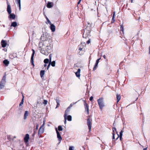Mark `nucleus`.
I'll use <instances>...</instances> for the list:
<instances>
[{
	"mask_svg": "<svg viewBox=\"0 0 150 150\" xmlns=\"http://www.w3.org/2000/svg\"><path fill=\"white\" fill-rule=\"evenodd\" d=\"M41 40L43 41V45L46 46L45 50L41 49L40 52L43 54L47 55L50 53L53 47L51 37L50 34L47 33H43L41 37Z\"/></svg>",
	"mask_w": 150,
	"mask_h": 150,
	"instance_id": "f257e3e1",
	"label": "nucleus"
},
{
	"mask_svg": "<svg viewBox=\"0 0 150 150\" xmlns=\"http://www.w3.org/2000/svg\"><path fill=\"white\" fill-rule=\"evenodd\" d=\"M97 102L100 109L102 110L104 106L103 98H100L97 100Z\"/></svg>",
	"mask_w": 150,
	"mask_h": 150,
	"instance_id": "f03ea898",
	"label": "nucleus"
},
{
	"mask_svg": "<svg viewBox=\"0 0 150 150\" xmlns=\"http://www.w3.org/2000/svg\"><path fill=\"white\" fill-rule=\"evenodd\" d=\"M55 131L57 134V137L59 141L60 142L62 140V138L61 136L60 132L58 131L57 128L56 127L55 128Z\"/></svg>",
	"mask_w": 150,
	"mask_h": 150,
	"instance_id": "7ed1b4c3",
	"label": "nucleus"
},
{
	"mask_svg": "<svg viewBox=\"0 0 150 150\" xmlns=\"http://www.w3.org/2000/svg\"><path fill=\"white\" fill-rule=\"evenodd\" d=\"M29 139V135L28 134H26L23 139L24 141L26 144H28V140Z\"/></svg>",
	"mask_w": 150,
	"mask_h": 150,
	"instance_id": "20e7f679",
	"label": "nucleus"
},
{
	"mask_svg": "<svg viewBox=\"0 0 150 150\" xmlns=\"http://www.w3.org/2000/svg\"><path fill=\"white\" fill-rule=\"evenodd\" d=\"M91 122L90 118L87 119V125L89 129V132L91 131Z\"/></svg>",
	"mask_w": 150,
	"mask_h": 150,
	"instance_id": "39448f33",
	"label": "nucleus"
},
{
	"mask_svg": "<svg viewBox=\"0 0 150 150\" xmlns=\"http://www.w3.org/2000/svg\"><path fill=\"white\" fill-rule=\"evenodd\" d=\"M91 28H85V29L84 30V31H85L86 33L85 34L86 35H87L89 37L90 36V33L91 32Z\"/></svg>",
	"mask_w": 150,
	"mask_h": 150,
	"instance_id": "423d86ee",
	"label": "nucleus"
},
{
	"mask_svg": "<svg viewBox=\"0 0 150 150\" xmlns=\"http://www.w3.org/2000/svg\"><path fill=\"white\" fill-rule=\"evenodd\" d=\"M84 105L85 107V111L86 112H87V114L88 115L89 114V106L86 102L85 100H84Z\"/></svg>",
	"mask_w": 150,
	"mask_h": 150,
	"instance_id": "0eeeda50",
	"label": "nucleus"
},
{
	"mask_svg": "<svg viewBox=\"0 0 150 150\" xmlns=\"http://www.w3.org/2000/svg\"><path fill=\"white\" fill-rule=\"evenodd\" d=\"M7 11L8 14H10L11 13V6L9 3L8 1L7 2Z\"/></svg>",
	"mask_w": 150,
	"mask_h": 150,
	"instance_id": "6e6552de",
	"label": "nucleus"
},
{
	"mask_svg": "<svg viewBox=\"0 0 150 150\" xmlns=\"http://www.w3.org/2000/svg\"><path fill=\"white\" fill-rule=\"evenodd\" d=\"M35 53H32L31 55L30 59V63L31 64L33 67L35 66V65L34 63V55Z\"/></svg>",
	"mask_w": 150,
	"mask_h": 150,
	"instance_id": "1a4fd4ad",
	"label": "nucleus"
},
{
	"mask_svg": "<svg viewBox=\"0 0 150 150\" xmlns=\"http://www.w3.org/2000/svg\"><path fill=\"white\" fill-rule=\"evenodd\" d=\"M50 25V28L52 32H54L55 30V26L53 24L51 23L49 24Z\"/></svg>",
	"mask_w": 150,
	"mask_h": 150,
	"instance_id": "9d476101",
	"label": "nucleus"
},
{
	"mask_svg": "<svg viewBox=\"0 0 150 150\" xmlns=\"http://www.w3.org/2000/svg\"><path fill=\"white\" fill-rule=\"evenodd\" d=\"M53 5V3L51 2L48 1L47 5V7L48 8L52 7Z\"/></svg>",
	"mask_w": 150,
	"mask_h": 150,
	"instance_id": "9b49d317",
	"label": "nucleus"
},
{
	"mask_svg": "<svg viewBox=\"0 0 150 150\" xmlns=\"http://www.w3.org/2000/svg\"><path fill=\"white\" fill-rule=\"evenodd\" d=\"M1 44L2 47H5L7 45V43L5 40H2L1 42Z\"/></svg>",
	"mask_w": 150,
	"mask_h": 150,
	"instance_id": "f8f14e48",
	"label": "nucleus"
},
{
	"mask_svg": "<svg viewBox=\"0 0 150 150\" xmlns=\"http://www.w3.org/2000/svg\"><path fill=\"white\" fill-rule=\"evenodd\" d=\"M9 15L8 16V18L10 19H15L16 18V16L14 13H11L10 14H8Z\"/></svg>",
	"mask_w": 150,
	"mask_h": 150,
	"instance_id": "ddd939ff",
	"label": "nucleus"
},
{
	"mask_svg": "<svg viewBox=\"0 0 150 150\" xmlns=\"http://www.w3.org/2000/svg\"><path fill=\"white\" fill-rule=\"evenodd\" d=\"M44 129L43 128L40 127L38 132V135L40 136V134L43 133L44 132Z\"/></svg>",
	"mask_w": 150,
	"mask_h": 150,
	"instance_id": "4468645a",
	"label": "nucleus"
},
{
	"mask_svg": "<svg viewBox=\"0 0 150 150\" xmlns=\"http://www.w3.org/2000/svg\"><path fill=\"white\" fill-rule=\"evenodd\" d=\"M17 4L19 9V10L21 9V0H15Z\"/></svg>",
	"mask_w": 150,
	"mask_h": 150,
	"instance_id": "2eb2a0df",
	"label": "nucleus"
},
{
	"mask_svg": "<svg viewBox=\"0 0 150 150\" xmlns=\"http://www.w3.org/2000/svg\"><path fill=\"white\" fill-rule=\"evenodd\" d=\"M3 63L6 66H7L9 64V62L7 59H5L3 61Z\"/></svg>",
	"mask_w": 150,
	"mask_h": 150,
	"instance_id": "dca6fc26",
	"label": "nucleus"
},
{
	"mask_svg": "<svg viewBox=\"0 0 150 150\" xmlns=\"http://www.w3.org/2000/svg\"><path fill=\"white\" fill-rule=\"evenodd\" d=\"M6 75H4L0 82H1V83H2L5 84L6 83Z\"/></svg>",
	"mask_w": 150,
	"mask_h": 150,
	"instance_id": "f3484780",
	"label": "nucleus"
},
{
	"mask_svg": "<svg viewBox=\"0 0 150 150\" xmlns=\"http://www.w3.org/2000/svg\"><path fill=\"white\" fill-rule=\"evenodd\" d=\"M81 69H78L77 70V71L75 73L76 76L77 77H79L80 76V72Z\"/></svg>",
	"mask_w": 150,
	"mask_h": 150,
	"instance_id": "a211bd4d",
	"label": "nucleus"
},
{
	"mask_svg": "<svg viewBox=\"0 0 150 150\" xmlns=\"http://www.w3.org/2000/svg\"><path fill=\"white\" fill-rule=\"evenodd\" d=\"M28 115V111H25V113L24 115V119L25 120L27 119V116Z\"/></svg>",
	"mask_w": 150,
	"mask_h": 150,
	"instance_id": "6ab92c4d",
	"label": "nucleus"
},
{
	"mask_svg": "<svg viewBox=\"0 0 150 150\" xmlns=\"http://www.w3.org/2000/svg\"><path fill=\"white\" fill-rule=\"evenodd\" d=\"M17 25V23L16 21L12 22L11 23V26L16 27Z\"/></svg>",
	"mask_w": 150,
	"mask_h": 150,
	"instance_id": "aec40b11",
	"label": "nucleus"
},
{
	"mask_svg": "<svg viewBox=\"0 0 150 150\" xmlns=\"http://www.w3.org/2000/svg\"><path fill=\"white\" fill-rule=\"evenodd\" d=\"M22 107H20L18 108L17 110V112L19 115H21L22 112Z\"/></svg>",
	"mask_w": 150,
	"mask_h": 150,
	"instance_id": "412c9836",
	"label": "nucleus"
},
{
	"mask_svg": "<svg viewBox=\"0 0 150 150\" xmlns=\"http://www.w3.org/2000/svg\"><path fill=\"white\" fill-rule=\"evenodd\" d=\"M70 109L68 108H67L65 111V114L64 115V116L67 117V115Z\"/></svg>",
	"mask_w": 150,
	"mask_h": 150,
	"instance_id": "4be33fe9",
	"label": "nucleus"
},
{
	"mask_svg": "<svg viewBox=\"0 0 150 150\" xmlns=\"http://www.w3.org/2000/svg\"><path fill=\"white\" fill-rule=\"evenodd\" d=\"M1 83V82H0V90L3 89L4 88V87L5 86V84L4 83Z\"/></svg>",
	"mask_w": 150,
	"mask_h": 150,
	"instance_id": "5701e85b",
	"label": "nucleus"
},
{
	"mask_svg": "<svg viewBox=\"0 0 150 150\" xmlns=\"http://www.w3.org/2000/svg\"><path fill=\"white\" fill-rule=\"evenodd\" d=\"M121 98V96L120 95L117 94L116 95V98H117V102H118L120 100Z\"/></svg>",
	"mask_w": 150,
	"mask_h": 150,
	"instance_id": "b1692460",
	"label": "nucleus"
},
{
	"mask_svg": "<svg viewBox=\"0 0 150 150\" xmlns=\"http://www.w3.org/2000/svg\"><path fill=\"white\" fill-rule=\"evenodd\" d=\"M55 100H56V103H57V106H56V107L55 108H57L60 105V104H59L60 101H59V99H56Z\"/></svg>",
	"mask_w": 150,
	"mask_h": 150,
	"instance_id": "393cba45",
	"label": "nucleus"
},
{
	"mask_svg": "<svg viewBox=\"0 0 150 150\" xmlns=\"http://www.w3.org/2000/svg\"><path fill=\"white\" fill-rule=\"evenodd\" d=\"M45 71L44 70H42L40 71V76L41 78L43 77L45 74Z\"/></svg>",
	"mask_w": 150,
	"mask_h": 150,
	"instance_id": "a878e982",
	"label": "nucleus"
},
{
	"mask_svg": "<svg viewBox=\"0 0 150 150\" xmlns=\"http://www.w3.org/2000/svg\"><path fill=\"white\" fill-rule=\"evenodd\" d=\"M67 119L68 121H71L72 120V117L70 115L67 116Z\"/></svg>",
	"mask_w": 150,
	"mask_h": 150,
	"instance_id": "bb28decb",
	"label": "nucleus"
},
{
	"mask_svg": "<svg viewBox=\"0 0 150 150\" xmlns=\"http://www.w3.org/2000/svg\"><path fill=\"white\" fill-rule=\"evenodd\" d=\"M49 63L51 64V65L52 67H54L55 66V61H54L52 62L51 61Z\"/></svg>",
	"mask_w": 150,
	"mask_h": 150,
	"instance_id": "cd10ccee",
	"label": "nucleus"
},
{
	"mask_svg": "<svg viewBox=\"0 0 150 150\" xmlns=\"http://www.w3.org/2000/svg\"><path fill=\"white\" fill-rule=\"evenodd\" d=\"M86 33V31H84V33L83 35V38H89V37L87 35H86V34H85Z\"/></svg>",
	"mask_w": 150,
	"mask_h": 150,
	"instance_id": "c85d7f7f",
	"label": "nucleus"
},
{
	"mask_svg": "<svg viewBox=\"0 0 150 150\" xmlns=\"http://www.w3.org/2000/svg\"><path fill=\"white\" fill-rule=\"evenodd\" d=\"M120 30L121 31H122L123 33H124V26L123 25H120Z\"/></svg>",
	"mask_w": 150,
	"mask_h": 150,
	"instance_id": "c756f323",
	"label": "nucleus"
},
{
	"mask_svg": "<svg viewBox=\"0 0 150 150\" xmlns=\"http://www.w3.org/2000/svg\"><path fill=\"white\" fill-rule=\"evenodd\" d=\"M49 61H50V60H49V59H48L47 58H46L44 60V62L45 64H47L48 63Z\"/></svg>",
	"mask_w": 150,
	"mask_h": 150,
	"instance_id": "7c9ffc66",
	"label": "nucleus"
},
{
	"mask_svg": "<svg viewBox=\"0 0 150 150\" xmlns=\"http://www.w3.org/2000/svg\"><path fill=\"white\" fill-rule=\"evenodd\" d=\"M58 131H62L63 130V128L61 125H59L58 126V129H57Z\"/></svg>",
	"mask_w": 150,
	"mask_h": 150,
	"instance_id": "2f4dec72",
	"label": "nucleus"
},
{
	"mask_svg": "<svg viewBox=\"0 0 150 150\" xmlns=\"http://www.w3.org/2000/svg\"><path fill=\"white\" fill-rule=\"evenodd\" d=\"M24 97L23 96V98L21 100V102L20 103L19 105V106H20L22 104H23V100H24Z\"/></svg>",
	"mask_w": 150,
	"mask_h": 150,
	"instance_id": "473e14b6",
	"label": "nucleus"
},
{
	"mask_svg": "<svg viewBox=\"0 0 150 150\" xmlns=\"http://www.w3.org/2000/svg\"><path fill=\"white\" fill-rule=\"evenodd\" d=\"M86 44L85 42H81V44L80 46L83 47Z\"/></svg>",
	"mask_w": 150,
	"mask_h": 150,
	"instance_id": "72a5a7b5",
	"label": "nucleus"
},
{
	"mask_svg": "<svg viewBox=\"0 0 150 150\" xmlns=\"http://www.w3.org/2000/svg\"><path fill=\"white\" fill-rule=\"evenodd\" d=\"M37 133V131L36 130H34V132L33 134L32 135V138H34V136L35 134L36 133Z\"/></svg>",
	"mask_w": 150,
	"mask_h": 150,
	"instance_id": "f704fd0d",
	"label": "nucleus"
},
{
	"mask_svg": "<svg viewBox=\"0 0 150 150\" xmlns=\"http://www.w3.org/2000/svg\"><path fill=\"white\" fill-rule=\"evenodd\" d=\"M45 18L47 21L48 22V23L49 24H51V22H50V21L49 20V19L47 17V16L45 15Z\"/></svg>",
	"mask_w": 150,
	"mask_h": 150,
	"instance_id": "c9c22d12",
	"label": "nucleus"
},
{
	"mask_svg": "<svg viewBox=\"0 0 150 150\" xmlns=\"http://www.w3.org/2000/svg\"><path fill=\"white\" fill-rule=\"evenodd\" d=\"M47 101L46 100H44L43 102V103L45 105H46L47 104Z\"/></svg>",
	"mask_w": 150,
	"mask_h": 150,
	"instance_id": "e433bc0d",
	"label": "nucleus"
},
{
	"mask_svg": "<svg viewBox=\"0 0 150 150\" xmlns=\"http://www.w3.org/2000/svg\"><path fill=\"white\" fill-rule=\"evenodd\" d=\"M112 139H113V141H114V139H115V132L114 131L112 132Z\"/></svg>",
	"mask_w": 150,
	"mask_h": 150,
	"instance_id": "4c0bfd02",
	"label": "nucleus"
},
{
	"mask_svg": "<svg viewBox=\"0 0 150 150\" xmlns=\"http://www.w3.org/2000/svg\"><path fill=\"white\" fill-rule=\"evenodd\" d=\"M52 54H50L49 55V60H50V62H51V61L52 60Z\"/></svg>",
	"mask_w": 150,
	"mask_h": 150,
	"instance_id": "58836bf2",
	"label": "nucleus"
},
{
	"mask_svg": "<svg viewBox=\"0 0 150 150\" xmlns=\"http://www.w3.org/2000/svg\"><path fill=\"white\" fill-rule=\"evenodd\" d=\"M124 131L123 130H122L120 132V135L119 136H122V133Z\"/></svg>",
	"mask_w": 150,
	"mask_h": 150,
	"instance_id": "ea45409f",
	"label": "nucleus"
},
{
	"mask_svg": "<svg viewBox=\"0 0 150 150\" xmlns=\"http://www.w3.org/2000/svg\"><path fill=\"white\" fill-rule=\"evenodd\" d=\"M91 25L90 23H88V25L87 26L86 28H91Z\"/></svg>",
	"mask_w": 150,
	"mask_h": 150,
	"instance_id": "a19ab883",
	"label": "nucleus"
},
{
	"mask_svg": "<svg viewBox=\"0 0 150 150\" xmlns=\"http://www.w3.org/2000/svg\"><path fill=\"white\" fill-rule=\"evenodd\" d=\"M74 147L72 146H70L69 148V150H74Z\"/></svg>",
	"mask_w": 150,
	"mask_h": 150,
	"instance_id": "79ce46f5",
	"label": "nucleus"
},
{
	"mask_svg": "<svg viewBox=\"0 0 150 150\" xmlns=\"http://www.w3.org/2000/svg\"><path fill=\"white\" fill-rule=\"evenodd\" d=\"M64 123L65 124H66L67 123L66 120H67V117L64 116Z\"/></svg>",
	"mask_w": 150,
	"mask_h": 150,
	"instance_id": "37998d69",
	"label": "nucleus"
},
{
	"mask_svg": "<svg viewBox=\"0 0 150 150\" xmlns=\"http://www.w3.org/2000/svg\"><path fill=\"white\" fill-rule=\"evenodd\" d=\"M115 11H114L113 13V15L112 18H113V19H114V18H115Z\"/></svg>",
	"mask_w": 150,
	"mask_h": 150,
	"instance_id": "c03bdc74",
	"label": "nucleus"
},
{
	"mask_svg": "<svg viewBox=\"0 0 150 150\" xmlns=\"http://www.w3.org/2000/svg\"><path fill=\"white\" fill-rule=\"evenodd\" d=\"M97 66H96V65H94V67L93 68V71H95V70H96V69L97 68Z\"/></svg>",
	"mask_w": 150,
	"mask_h": 150,
	"instance_id": "a18cd8bd",
	"label": "nucleus"
},
{
	"mask_svg": "<svg viewBox=\"0 0 150 150\" xmlns=\"http://www.w3.org/2000/svg\"><path fill=\"white\" fill-rule=\"evenodd\" d=\"M81 46H80V47H79V50L80 51H81L82 50V49L83 48V47H81Z\"/></svg>",
	"mask_w": 150,
	"mask_h": 150,
	"instance_id": "49530a36",
	"label": "nucleus"
},
{
	"mask_svg": "<svg viewBox=\"0 0 150 150\" xmlns=\"http://www.w3.org/2000/svg\"><path fill=\"white\" fill-rule=\"evenodd\" d=\"M99 62V61H98L96 60L95 65L98 66Z\"/></svg>",
	"mask_w": 150,
	"mask_h": 150,
	"instance_id": "de8ad7c7",
	"label": "nucleus"
},
{
	"mask_svg": "<svg viewBox=\"0 0 150 150\" xmlns=\"http://www.w3.org/2000/svg\"><path fill=\"white\" fill-rule=\"evenodd\" d=\"M11 136L10 135L8 136L7 137L9 141H11Z\"/></svg>",
	"mask_w": 150,
	"mask_h": 150,
	"instance_id": "09e8293b",
	"label": "nucleus"
},
{
	"mask_svg": "<svg viewBox=\"0 0 150 150\" xmlns=\"http://www.w3.org/2000/svg\"><path fill=\"white\" fill-rule=\"evenodd\" d=\"M90 41L91 39L89 38L88 40L86 42V43H87V44H89V43H90L91 42Z\"/></svg>",
	"mask_w": 150,
	"mask_h": 150,
	"instance_id": "8fccbe9b",
	"label": "nucleus"
},
{
	"mask_svg": "<svg viewBox=\"0 0 150 150\" xmlns=\"http://www.w3.org/2000/svg\"><path fill=\"white\" fill-rule=\"evenodd\" d=\"M50 65H51V64H50V63L49 64H48V65H47V70H48L49 69V67H50Z\"/></svg>",
	"mask_w": 150,
	"mask_h": 150,
	"instance_id": "3c124183",
	"label": "nucleus"
},
{
	"mask_svg": "<svg viewBox=\"0 0 150 150\" xmlns=\"http://www.w3.org/2000/svg\"><path fill=\"white\" fill-rule=\"evenodd\" d=\"M93 96H91V97H90L89 98V100H90V101H92L93 100Z\"/></svg>",
	"mask_w": 150,
	"mask_h": 150,
	"instance_id": "603ef678",
	"label": "nucleus"
},
{
	"mask_svg": "<svg viewBox=\"0 0 150 150\" xmlns=\"http://www.w3.org/2000/svg\"><path fill=\"white\" fill-rule=\"evenodd\" d=\"M38 126H39L38 124V123H37L36 124V130H37L38 129Z\"/></svg>",
	"mask_w": 150,
	"mask_h": 150,
	"instance_id": "864d4df0",
	"label": "nucleus"
},
{
	"mask_svg": "<svg viewBox=\"0 0 150 150\" xmlns=\"http://www.w3.org/2000/svg\"><path fill=\"white\" fill-rule=\"evenodd\" d=\"M73 105V104H72V103H71L69 106L68 107V108L70 109V108H71Z\"/></svg>",
	"mask_w": 150,
	"mask_h": 150,
	"instance_id": "5fc2aeb1",
	"label": "nucleus"
},
{
	"mask_svg": "<svg viewBox=\"0 0 150 150\" xmlns=\"http://www.w3.org/2000/svg\"><path fill=\"white\" fill-rule=\"evenodd\" d=\"M112 130H113L112 132L114 131L115 130L116 131L117 133V132L116 129V128L113 127Z\"/></svg>",
	"mask_w": 150,
	"mask_h": 150,
	"instance_id": "6e6d98bb",
	"label": "nucleus"
},
{
	"mask_svg": "<svg viewBox=\"0 0 150 150\" xmlns=\"http://www.w3.org/2000/svg\"><path fill=\"white\" fill-rule=\"evenodd\" d=\"M115 21V20L114 18V19H113V18H112V23H113Z\"/></svg>",
	"mask_w": 150,
	"mask_h": 150,
	"instance_id": "4d7b16f0",
	"label": "nucleus"
},
{
	"mask_svg": "<svg viewBox=\"0 0 150 150\" xmlns=\"http://www.w3.org/2000/svg\"><path fill=\"white\" fill-rule=\"evenodd\" d=\"M119 137H120V140H121V139H122V136H119Z\"/></svg>",
	"mask_w": 150,
	"mask_h": 150,
	"instance_id": "13d9d810",
	"label": "nucleus"
},
{
	"mask_svg": "<svg viewBox=\"0 0 150 150\" xmlns=\"http://www.w3.org/2000/svg\"><path fill=\"white\" fill-rule=\"evenodd\" d=\"M117 134V137L116 139H115V140H117V139L119 137V135L118 134Z\"/></svg>",
	"mask_w": 150,
	"mask_h": 150,
	"instance_id": "bf43d9fd",
	"label": "nucleus"
},
{
	"mask_svg": "<svg viewBox=\"0 0 150 150\" xmlns=\"http://www.w3.org/2000/svg\"><path fill=\"white\" fill-rule=\"evenodd\" d=\"M44 125H45L44 123H43L42 124V125H41V126L40 127L43 128V126Z\"/></svg>",
	"mask_w": 150,
	"mask_h": 150,
	"instance_id": "052dcab7",
	"label": "nucleus"
},
{
	"mask_svg": "<svg viewBox=\"0 0 150 150\" xmlns=\"http://www.w3.org/2000/svg\"><path fill=\"white\" fill-rule=\"evenodd\" d=\"M32 51L33 52L32 53H35V51L33 49L32 50Z\"/></svg>",
	"mask_w": 150,
	"mask_h": 150,
	"instance_id": "680f3d73",
	"label": "nucleus"
},
{
	"mask_svg": "<svg viewBox=\"0 0 150 150\" xmlns=\"http://www.w3.org/2000/svg\"><path fill=\"white\" fill-rule=\"evenodd\" d=\"M149 54H150V46L149 47Z\"/></svg>",
	"mask_w": 150,
	"mask_h": 150,
	"instance_id": "e2e57ef3",
	"label": "nucleus"
},
{
	"mask_svg": "<svg viewBox=\"0 0 150 150\" xmlns=\"http://www.w3.org/2000/svg\"><path fill=\"white\" fill-rule=\"evenodd\" d=\"M77 102H75V103L73 102V103H72V104H73V105H74L75 104H76V103H77Z\"/></svg>",
	"mask_w": 150,
	"mask_h": 150,
	"instance_id": "0e129e2a",
	"label": "nucleus"
},
{
	"mask_svg": "<svg viewBox=\"0 0 150 150\" xmlns=\"http://www.w3.org/2000/svg\"><path fill=\"white\" fill-rule=\"evenodd\" d=\"M81 1H80L79 0V1L77 2V4L78 5L80 3Z\"/></svg>",
	"mask_w": 150,
	"mask_h": 150,
	"instance_id": "69168bd1",
	"label": "nucleus"
},
{
	"mask_svg": "<svg viewBox=\"0 0 150 150\" xmlns=\"http://www.w3.org/2000/svg\"><path fill=\"white\" fill-rule=\"evenodd\" d=\"M44 67H46L47 66V65L46 64H44Z\"/></svg>",
	"mask_w": 150,
	"mask_h": 150,
	"instance_id": "338daca9",
	"label": "nucleus"
},
{
	"mask_svg": "<svg viewBox=\"0 0 150 150\" xmlns=\"http://www.w3.org/2000/svg\"><path fill=\"white\" fill-rule=\"evenodd\" d=\"M143 150H147V147L144 148Z\"/></svg>",
	"mask_w": 150,
	"mask_h": 150,
	"instance_id": "774afa93",
	"label": "nucleus"
}]
</instances>
